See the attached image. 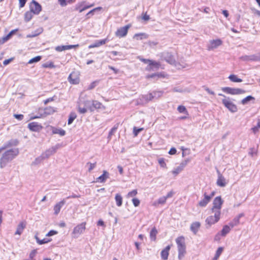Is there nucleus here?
I'll return each instance as SVG.
<instances>
[{"label":"nucleus","instance_id":"obj_27","mask_svg":"<svg viewBox=\"0 0 260 260\" xmlns=\"http://www.w3.org/2000/svg\"><path fill=\"white\" fill-rule=\"evenodd\" d=\"M25 228V223L23 222H20L17 226L16 231L15 233V235H20L24 228Z\"/></svg>","mask_w":260,"mask_h":260},{"label":"nucleus","instance_id":"obj_62","mask_svg":"<svg viewBox=\"0 0 260 260\" xmlns=\"http://www.w3.org/2000/svg\"><path fill=\"white\" fill-rule=\"evenodd\" d=\"M58 2L62 7H64L67 5V0H58Z\"/></svg>","mask_w":260,"mask_h":260},{"label":"nucleus","instance_id":"obj_4","mask_svg":"<svg viewBox=\"0 0 260 260\" xmlns=\"http://www.w3.org/2000/svg\"><path fill=\"white\" fill-rule=\"evenodd\" d=\"M223 203V201L220 196L216 197L213 200V207L212 208V212H218L221 214V208L222 205Z\"/></svg>","mask_w":260,"mask_h":260},{"label":"nucleus","instance_id":"obj_51","mask_svg":"<svg viewBox=\"0 0 260 260\" xmlns=\"http://www.w3.org/2000/svg\"><path fill=\"white\" fill-rule=\"evenodd\" d=\"M98 82H99L97 81H95L92 82L89 85V86H88V87L87 88L88 90H91V89H93L96 86V85L98 84Z\"/></svg>","mask_w":260,"mask_h":260},{"label":"nucleus","instance_id":"obj_11","mask_svg":"<svg viewBox=\"0 0 260 260\" xmlns=\"http://www.w3.org/2000/svg\"><path fill=\"white\" fill-rule=\"evenodd\" d=\"M130 27L131 25L127 24L123 27L118 28L115 32V36L119 38L125 37L127 35L128 30Z\"/></svg>","mask_w":260,"mask_h":260},{"label":"nucleus","instance_id":"obj_56","mask_svg":"<svg viewBox=\"0 0 260 260\" xmlns=\"http://www.w3.org/2000/svg\"><path fill=\"white\" fill-rule=\"evenodd\" d=\"M166 198H165V196L164 197H162L161 198H160L158 200V203L159 204H164L166 203Z\"/></svg>","mask_w":260,"mask_h":260},{"label":"nucleus","instance_id":"obj_37","mask_svg":"<svg viewBox=\"0 0 260 260\" xmlns=\"http://www.w3.org/2000/svg\"><path fill=\"white\" fill-rule=\"evenodd\" d=\"M32 16H33V13L31 11H27L24 14L25 21L27 22L29 21L31 19Z\"/></svg>","mask_w":260,"mask_h":260},{"label":"nucleus","instance_id":"obj_48","mask_svg":"<svg viewBox=\"0 0 260 260\" xmlns=\"http://www.w3.org/2000/svg\"><path fill=\"white\" fill-rule=\"evenodd\" d=\"M143 129L142 128H137L134 127L133 128V134L135 136H137Z\"/></svg>","mask_w":260,"mask_h":260},{"label":"nucleus","instance_id":"obj_54","mask_svg":"<svg viewBox=\"0 0 260 260\" xmlns=\"http://www.w3.org/2000/svg\"><path fill=\"white\" fill-rule=\"evenodd\" d=\"M14 57H11L10 58H9L8 59H6L3 61V64L4 66H7L9 63H10L12 61L14 60Z\"/></svg>","mask_w":260,"mask_h":260},{"label":"nucleus","instance_id":"obj_29","mask_svg":"<svg viewBox=\"0 0 260 260\" xmlns=\"http://www.w3.org/2000/svg\"><path fill=\"white\" fill-rule=\"evenodd\" d=\"M148 35L145 33H138L134 35L133 38L137 40H141L144 39H147Z\"/></svg>","mask_w":260,"mask_h":260},{"label":"nucleus","instance_id":"obj_38","mask_svg":"<svg viewBox=\"0 0 260 260\" xmlns=\"http://www.w3.org/2000/svg\"><path fill=\"white\" fill-rule=\"evenodd\" d=\"M18 31L17 29L11 30L7 35L4 37V41H8Z\"/></svg>","mask_w":260,"mask_h":260},{"label":"nucleus","instance_id":"obj_33","mask_svg":"<svg viewBox=\"0 0 260 260\" xmlns=\"http://www.w3.org/2000/svg\"><path fill=\"white\" fill-rule=\"evenodd\" d=\"M231 231L230 225H225L223 226L222 230L221 231V235L222 236L224 237L228 234Z\"/></svg>","mask_w":260,"mask_h":260},{"label":"nucleus","instance_id":"obj_23","mask_svg":"<svg viewBox=\"0 0 260 260\" xmlns=\"http://www.w3.org/2000/svg\"><path fill=\"white\" fill-rule=\"evenodd\" d=\"M109 173L107 171H104L103 174L96 178V181L104 183L109 178Z\"/></svg>","mask_w":260,"mask_h":260},{"label":"nucleus","instance_id":"obj_61","mask_svg":"<svg viewBox=\"0 0 260 260\" xmlns=\"http://www.w3.org/2000/svg\"><path fill=\"white\" fill-rule=\"evenodd\" d=\"M14 117L17 120H21L23 118L24 116L22 114H15Z\"/></svg>","mask_w":260,"mask_h":260},{"label":"nucleus","instance_id":"obj_12","mask_svg":"<svg viewBox=\"0 0 260 260\" xmlns=\"http://www.w3.org/2000/svg\"><path fill=\"white\" fill-rule=\"evenodd\" d=\"M190 159L187 158L181 162L180 165L173 171V174L175 175L178 174L181 171L183 170V168L187 165Z\"/></svg>","mask_w":260,"mask_h":260},{"label":"nucleus","instance_id":"obj_47","mask_svg":"<svg viewBox=\"0 0 260 260\" xmlns=\"http://www.w3.org/2000/svg\"><path fill=\"white\" fill-rule=\"evenodd\" d=\"M55 50L58 52H61L67 50V45L58 46L55 48Z\"/></svg>","mask_w":260,"mask_h":260},{"label":"nucleus","instance_id":"obj_50","mask_svg":"<svg viewBox=\"0 0 260 260\" xmlns=\"http://www.w3.org/2000/svg\"><path fill=\"white\" fill-rule=\"evenodd\" d=\"M158 161L161 167L166 168V164L165 162V159L164 158H160L158 159Z\"/></svg>","mask_w":260,"mask_h":260},{"label":"nucleus","instance_id":"obj_5","mask_svg":"<svg viewBox=\"0 0 260 260\" xmlns=\"http://www.w3.org/2000/svg\"><path fill=\"white\" fill-rule=\"evenodd\" d=\"M221 90L225 93L232 95L240 94L245 92V91L243 89L240 88H231L229 87H222Z\"/></svg>","mask_w":260,"mask_h":260},{"label":"nucleus","instance_id":"obj_44","mask_svg":"<svg viewBox=\"0 0 260 260\" xmlns=\"http://www.w3.org/2000/svg\"><path fill=\"white\" fill-rule=\"evenodd\" d=\"M47 110H48L47 109H45L44 110V113L43 114H40V116H32L30 117V119H36V118H40L41 117H45L47 115H48L49 113L47 112Z\"/></svg>","mask_w":260,"mask_h":260},{"label":"nucleus","instance_id":"obj_41","mask_svg":"<svg viewBox=\"0 0 260 260\" xmlns=\"http://www.w3.org/2000/svg\"><path fill=\"white\" fill-rule=\"evenodd\" d=\"M177 110L180 113H185L188 115V112L185 106L180 105L177 108Z\"/></svg>","mask_w":260,"mask_h":260},{"label":"nucleus","instance_id":"obj_2","mask_svg":"<svg viewBox=\"0 0 260 260\" xmlns=\"http://www.w3.org/2000/svg\"><path fill=\"white\" fill-rule=\"evenodd\" d=\"M178 251V258L180 260L186 253V246L185 239L183 236H180L176 239Z\"/></svg>","mask_w":260,"mask_h":260},{"label":"nucleus","instance_id":"obj_43","mask_svg":"<svg viewBox=\"0 0 260 260\" xmlns=\"http://www.w3.org/2000/svg\"><path fill=\"white\" fill-rule=\"evenodd\" d=\"M59 144H56V145L52 146L50 149V155L56 152V150L60 147Z\"/></svg>","mask_w":260,"mask_h":260},{"label":"nucleus","instance_id":"obj_16","mask_svg":"<svg viewBox=\"0 0 260 260\" xmlns=\"http://www.w3.org/2000/svg\"><path fill=\"white\" fill-rule=\"evenodd\" d=\"M200 226L201 223L200 222H193L190 225V230L194 235H196L199 231Z\"/></svg>","mask_w":260,"mask_h":260},{"label":"nucleus","instance_id":"obj_59","mask_svg":"<svg viewBox=\"0 0 260 260\" xmlns=\"http://www.w3.org/2000/svg\"><path fill=\"white\" fill-rule=\"evenodd\" d=\"M223 247H218L216 251L215 254L217 255V256L218 255L219 256L220 255V254H221L222 252L223 251Z\"/></svg>","mask_w":260,"mask_h":260},{"label":"nucleus","instance_id":"obj_57","mask_svg":"<svg viewBox=\"0 0 260 260\" xmlns=\"http://www.w3.org/2000/svg\"><path fill=\"white\" fill-rule=\"evenodd\" d=\"M37 253V250H33L29 254V258L30 260H35L33 258L35 257Z\"/></svg>","mask_w":260,"mask_h":260},{"label":"nucleus","instance_id":"obj_31","mask_svg":"<svg viewBox=\"0 0 260 260\" xmlns=\"http://www.w3.org/2000/svg\"><path fill=\"white\" fill-rule=\"evenodd\" d=\"M157 234V231L155 227H153L150 232V238L151 241L156 240V236Z\"/></svg>","mask_w":260,"mask_h":260},{"label":"nucleus","instance_id":"obj_19","mask_svg":"<svg viewBox=\"0 0 260 260\" xmlns=\"http://www.w3.org/2000/svg\"><path fill=\"white\" fill-rule=\"evenodd\" d=\"M171 248L170 245H168L166 247L165 249H164L160 253L161 258L163 260H167L168 258V256L169 254V251Z\"/></svg>","mask_w":260,"mask_h":260},{"label":"nucleus","instance_id":"obj_24","mask_svg":"<svg viewBox=\"0 0 260 260\" xmlns=\"http://www.w3.org/2000/svg\"><path fill=\"white\" fill-rule=\"evenodd\" d=\"M107 41V40L106 39L101 40H97L94 43L88 46V48L90 49L92 48L100 47V46L105 44L106 43Z\"/></svg>","mask_w":260,"mask_h":260},{"label":"nucleus","instance_id":"obj_58","mask_svg":"<svg viewBox=\"0 0 260 260\" xmlns=\"http://www.w3.org/2000/svg\"><path fill=\"white\" fill-rule=\"evenodd\" d=\"M160 76H161V75L160 74L154 73V74H152L148 75L147 76V77L148 78H154L155 77H159Z\"/></svg>","mask_w":260,"mask_h":260},{"label":"nucleus","instance_id":"obj_52","mask_svg":"<svg viewBox=\"0 0 260 260\" xmlns=\"http://www.w3.org/2000/svg\"><path fill=\"white\" fill-rule=\"evenodd\" d=\"M138 192L137 189H134L132 191L129 192L127 194L128 197H135L137 195Z\"/></svg>","mask_w":260,"mask_h":260},{"label":"nucleus","instance_id":"obj_18","mask_svg":"<svg viewBox=\"0 0 260 260\" xmlns=\"http://www.w3.org/2000/svg\"><path fill=\"white\" fill-rule=\"evenodd\" d=\"M65 203L66 201L64 200L57 203L54 207V214L56 215H57L59 213L61 208L65 204Z\"/></svg>","mask_w":260,"mask_h":260},{"label":"nucleus","instance_id":"obj_42","mask_svg":"<svg viewBox=\"0 0 260 260\" xmlns=\"http://www.w3.org/2000/svg\"><path fill=\"white\" fill-rule=\"evenodd\" d=\"M41 58H42V57L41 56H37L30 59L28 61V63L29 64H31V63H33L35 62H38L41 60Z\"/></svg>","mask_w":260,"mask_h":260},{"label":"nucleus","instance_id":"obj_25","mask_svg":"<svg viewBox=\"0 0 260 260\" xmlns=\"http://www.w3.org/2000/svg\"><path fill=\"white\" fill-rule=\"evenodd\" d=\"M50 127L52 129L53 134H58L60 136H63L66 135V131L61 128H57L52 126H50Z\"/></svg>","mask_w":260,"mask_h":260},{"label":"nucleus","instance_id":"obj_53","mask_svg":"<svg viewBox=\"0 0 260 260\" xmlns=\"http://www.w3.org/2000/svg\"><path fill=\"white\" fill-rule=\"evenodd\" d=\"M132 202L135 207L139 206L140 203V200L137 198H133Z\"/></svg>","mask_w":260,"mask_h":260},{"label":"nucleus","instance_id":"obj_39","mask_svg":"<svg viewBox=\"0 0 260 260\" xmlns=\"http://www.w3.org/2000/svg\"><path fill=\"white\" fill-rule=\"evenodd\" d=\"M250 61H260V53L250 55Z\"/></svg>","mask_w":260,"mask_h":260},{"label":"nucleus","instance_id":"obj_22","mask_svg":"<svg viewBox=\"0 0 260 260\" xmlns=\"http://www.w3.org/2000/svg\"><path fill=\"white\" fill-rule=\"evenodd\" d=\"M104 107L102 104L98 101H93L92 106L90 107V111H93L95 109H101Z\"/></svg>","mask_w":260,"mask_h":260},{"label":"nucleus","instance_id":"obj_3","mask_svg":"<svg viewBox=\"0 0 260 260\" xmlns=\"http://www.w3.org/2000/svg\"><path fill=\"white\" fill-rule=\"evenodd\" d=\"M218 95L224 97V99L222 100V103L230 112L232 113L237 112V106L231 101L230 97H226L222 93H219Z\"/></svg>","mask_w":260,"mask_h":260},{"label":"nucleus","instance_id":"obj_26","mask_svg":"<svg viewBox=\"0 0 260 260\" xmlns=\"http://www.w3.org/2000/svg\"><path fill=\"white\" fill-rule=\"evenodd\" d=\"M160 67V63L154 60H151L150 62L149 66L147 67V69L148 70L155 69H158Z\"/></svg>","mask_w":260,"mask_h":260},{"label":"nucleus","instance_id":"obj_13","mask_svg":"<svg viewBox=\"0 0 260 260\" xmlns=\"http://www.w3.org/2000/svg\"><path fill=\"white\" fill-rule=\"evenodd\" d=\"M222 44L220 39L213 40L210 41V44L208 46V50H211L217 48Z\"/></svg>","mask_w":260,"mask_h":260},{"label":"nucleus","instance_id":"obj_20","mask_svg":"<svg viewBox=\"0 0 260 260\" xmlns=\"http://www.w3.org/2000/svg\"><path fill=\"white\" fill-rule=\"evenodd\" d=\"M204 199L200 201L198 203L199 206L202 207H206L208 203H209L210 201V197H208V195L206 193L204 194Z\"/></svg>","mask_w":260,"mask_h":260},{"label":"nucleus","instance_id":"obj_9","mask_svg":"<svg viewBox=\"0 0 260 260\" xmlns=\"http://www.w3.org/2000/svg\"><path fill=\"white\" fill-rule=\"evenodd\" d=\"M214 216H210L206 219V222L209 226L218 222L220 219V214L218 212H213Z\"/></svg>","mask_w":260,"mask_h":260},{"label":"nucleus","instance_id":"obj_55","mask_svg":"<svg viewBox=\"0 0 260 260\" xmlns=\"http://www.w3.org/2000/svg\"><path fill=\"white\" fill-rule=\"evenodd\" d=\"M87 165H89V168L88 169V171L91 172L96 166V162L95 163H91L90 162H87Z\"/></svg>","mask_w":260,"mask_h":260},{"label":"nucleus","instance_id":"obj_14","mask_svg":"<svg viewBox=\"0 0 260 260\" xmlns=\"http://www.w3.org/2000/svg\"><path fill=\"white\" fill-rule=\"evenodd\" d=\"M28 128L33 132H38L42 128V126L36 122H32L28 124Z\"/></svg>","mask_w":260,"mask_h":260},{"label":"nucleus","instance_id":"obj_7","mask_svg":"<svg viewBox=\"0 0 260 260\" xmlns=\"http://www.w3.org/2000/svg\"><path fill=\"white\" fill-rule=\"evenodd\" d=\"M160 56L162 60H165L170 64H173L175 62V59L172 54L169 52H163Z\"/></svg>","mask_w":260,"mask_h":260},{"label":"nucleus","instance_id":"obj_40","mask_svg":"<svg viewBox=\"0 0 260 260\" xmlns=\"http://www.w3.org/2000/svg\"><path fill=\"white\" fill-rule=\"evenodd\" d=\"M239 223V219L238 218L235 217L233 220L229 223V225L231 228H233L235 226L238 225Z\"/></svg>","mask_w":260,"mask_h":260},{"label":"nucleus","instance_id":"obj_46","mask_svg":"<svg viewBox=\"0 0 260 260\" xmlns=\"http://www.w3.org/2000/svg\"><path fill=\"white\" fill-rule=\"evenodd\" d=\"M260 128V121L258 120L257 125L254 126L252 128H251V130L252 131L254 134H256L258 132L259 129Z\"/></svg>","mask_w":260,"mask_h":260},{"label":"nucleus","instance_id":"obj_8","mask_svg":"<svg viewBox=\"0 0 260 260\" xmlns=\"http://www.w3.org/2000/svg\"><path fill=\"white\" fill-rule=\"evenodd\" d=\"M85 222H82V223L78 224L74 228L72 232L74 238H78L80 234L83 233L85 230Z\"/></svg>","mask_w":260,"mask_h":260},{"label":"nucleus","instance_id":"obj_6","mask_svg":"<svg viewBox=\"0 0 260 260\" xmlns=\"http://www.w3.org/2000/svg\"><path fill=\"white\" fill-rule=\"evenodd\" d=\"M30 11H31L34 14L38 15L42 10V7L41 5L35 0H32L29 4Z\"/></svg>","mask_w":260,"mask_h":260},{"label":"nucleus","instance_id":"obj_35","mask_svg":"<svg viewBox=\"0 0 260 260\" xmlns=\"http://www.w3.org/2000/svg\"><path fill=\"white\" fill-rule=\"evenodd\" d=\"M76 117H77V114H76L75 112H71L69 115V119L68 120V124L69 125L72 124L73 123V122L74 121V120L76 118Z\"/></svg>","mask_w":260,"mask_h":260},{"label":"nucleus","instance_id":"obj_10","mask_svg":"<svg viewBox=\"0 0 260 260\" xmlns=\"http://www.w3.org/2000/svg\"><path fill=\"white\" fill-rule=\"evenodd\" d=\"M68 81L72 84L79 83V73L78 72H72L68 77Z\"/></svg>","mask_w":260,"mask_h":260},{"label":"nucleus","instance_id":"obj_36","mask_svg":"<svg viewBox=\"0 0 260 260\" xmlns=\"http://www.w3.org/2000/svg\"><path fill=\"white\" fill-rule=\"evenodd\" d=\"M115 199L116 201V205L118 207H120L122 204V197L119 194L117 193L115 196Z\"/></svg>","mask_w":260,"mask_h":260},{"label":"nucleus","instance_id":"obj_30","mask_svg":"<svg viewBox=\"0 0 260 260\" xmlns=\"http://www.w3.org/2000/svg\"><path fill=\"white\" fill-rule=\"evenodd\" d=\"M161 94V93L160 92H153V93H150L146 95V100L147 101H151L155 97H156V95L159 96Z\"/></svg>","mask_w":260,"mask_h":260},{"label":"nucleus","instance_id":"obj_17","mask_svg":"<svg viewBox=\"0 0 260 260\" xmlns=\"http://www.w3.org/2000/svg\"><path fill=\"white\" fill-rule=\"evenodd\" d=\"M218 174L217 180V185L220 187H224L226 185L225 179L224 177L217 171Z\"/></svg>","mask_w":260,"mask_h":260},{"label":"nucleus","instance_id":"obj_45","mask_svg":"<svg viewBox=\"0 0 260 260\" xmlns=\"http://www.w3.org/2000/svg\"><path fill=\"white\" fill-rule=\"evenodd\" d=\"M35 238L37 241V243L40 245L47 243L49 242V240H47L46 239H43L42 240H40L37 236H35Z\"/></svg>","mask_w":260,"mask_h":260},{"label":"nucleus","instance_id":"obj_28","mask_svg":"<svg viewBox=\"0 0 260 260\" xmlns=\"http://www.w3.org/2000/svg\"><path fill=\"white\" fill-rule=\"evenodd\" d=\"M19 143L17 139H11L5 144L4 146L6 148L13 146H17Z\"/></svg>","mask_w":260,"mask_h":260},{"label":"nucleus","instance_id":"obj_1","mask_svg":"<svg viewBox=\"0 0 260 260\" xmlns=\"http://www.w3.org/2000/svg\"><path fill=\"white\" fill-rule=\"evenodd\" d=\"M19 153L18 149H11L6 151L0 158V167L3 168Z\"/></svg>","mask_w":260,"mask_h":260},{"label":"nucleus","instance_id":"obj_32","mask_svg":"<svg viewBox=\"0 0 260 260\" xmlns=\"http://www.w3.org/2000/svg\"><path fill=\"white\" fill-rule=\"evenodd\" d=\"M255 98L252 96V95H248L246 96V98H244L241 102V103L243 105H246L249 102L251 101H254Z\"/></svg>","mask_w":260,"mask_h":260},{"label":"nucleus","instance_id":"obj_60","mask_svg":"<svg viewBox=\"0 0 260 260\" xmlns=\"http://www.w3.org/2000/svg\"><path fill=\"white\" fill-rule=\"evenodd\" d=\"M20 8H23L24 7L27 0H18Z\"/></svg>","mask_w":260,"mask_h":260},{"label":"nucleus","instance_id":"obj_49","mask_svg":"<svg viewBox=\"0 0 260 260\" xmlns=\"http://www.w3.org/2000/svg\"><path fill=\"white\" fill-rule=\"evenodd\" d=\"M117 129V127L116 126H114L112 128V129L110 130V131L109 133L108 138L111 139V136L115 133Z\"/></svg>","mask_w":260,"mask_h":260},{"label":"nucleus","instance_id":"obj_64","mask_svg":"<svg viewBox=\"0 0 260 260\" xmlns=\"http://www.w3.org/2000/svg\"><path fill=\"white\" fill-rule=\"evenodd\" d=\"M78 111L81 114H84L87 112V109H86V108H85L79 107Z\"/></svg>","mask_w":260,"mask_h":260},{"label":"nucleus","instance_id":"obj_63","mask_svg":"<svg viewBox=\"0 0 260 260\" xmlns=\"http://www.w3.org/2000/svg\"><path fill=\"white\" fill-rule=\"evenodd\" d=\"M176 152H177L176 149L174 147H172L169 150V154L170 155H174L176 153Z\"/></svg>","mask_w":260,"mask_h":260},{"label":"nucleus","instance_id":"obj_34","mask_svg":"<svg viewBox=\"0 0 260 260\" xmlns=\"http://www.w3.org/2000/svg\"><path fill=\"white\" fill-rule=\"evenodd\" d=\"M229 79L233 82L239 83L242 81L241 79L239 78L237 75L234 74L230 75L229 77Z\"/></svg>","mask_w":260,"mask_h":260},{"label":"nucleus","instance_id":"obj_21","mask_svg":"<svg viewBox=\"0 0 260 260\" xmlns=\"http://www.w3.org/2000/svg\"><path fill=\"white\" fill-rule=\"evenodd\" d=\"M84 3H85L84 2H82L81 3L77 4L75 6V10L79 11V13H81L83 11H84V10H85L93 6V5H91L90 6H85L83 7L82 9H80V8L81 7L83 6Z\"/></svg>","mask_w":260,"mask_h":260},{"label":"nucleus","instance_id":"obj_15","mask_svg":"<svg viewBox=\"0 0 260 260\" xmlns=\"http://www.w3.org/2000/svg\"><path fill=\"white\" fill-rule=\"evenodd\" d=\"M49 155V151H46L44 153H43L40 156L36 158L34 161L31 164L32 165H38L41 162L43 159L48 158Z\"/></svg>","mask_w":260,"mask_h":260}]
</instances>
